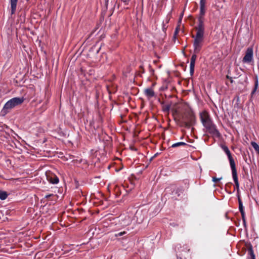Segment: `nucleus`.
Listing matches in <instances>:
<instances>
[{
	"instance_id": "obj_7",
	"label": "nucleus",
	"mask_w": 259,
	"mask_h": 259,
	"mask_svg": "<svg viewBox=\"0 0 259 259\" xmlns=\"http://www.w3.org/2000/svg\"><path fill=\"white\" fill-rule=\"evenodd\" d=\"M204 20L202 19L201 18H198V24L197 26L195 27V29L196 30L197 34H204Z\"/></svg>"
},
{
	"instance_id": "obj_12",
	"label": "nucleus",
	"mask_w": 259,
	"mask_h": 259,
	"mask_svg": "<svg viewBox=\"0 0 259 259\" xmlns=\"http://www.w3.org/2000/svg\"><path fill=\"white\" fill-rule=\"evenodd\" d=\"M184 189L183 187H175L173 188V191L172 192V194L174 196L179 197L181 194L183 193Z\"/></svg>"
},
{
	"instance_id": "obj_15",
	"label": "nucleus",
	"mask_w": 259,
	"mask_h": 259,
	"mask_svg": "<svg viewBox=\"0 0 259 259\" xmlns=\"http://www.w3.org/2000/svg\"><path fill=\"white\" fill-rule=\"evenodd\" d=\"M221 147H222V149L224 150V151L225 152V153L227 154V155L228 157V159L231 157H232L231 152L229 150V149L227 146H226L225 145H222L221 146Z\"/></svg>"
},
{
	"instance_id": "obj_4",
	"label": "nucleus",
	"mask_w": 259,
	"mask_h": 259,
	"mask_svg": "<svg viewBox=\"0 0 259 259\" xmlns=\"http://www.w3.org/2000/svg\"><path fill=\"white\" fill-rule=\"evenodd\" d=\"M206 128V132L211 135L212 137L219 138L221 134L217 128L216 125L212 121L203 125Z\"/></svg>"
},
{
	"instance_id": "obj_30",
	"label": "nucleus",
	"mask_w": 259,
	"mask_h": 259,
	"mask_svg": "<svg viewBox=\"0 0 259 259\" xmlns=\"http://www.w3.org/2000/svg\"><path fill=\"white\" fill-rule=\"evenodd\" d=\"M178 259H182V257H179Z\"/></svg>"
},
{
	"instance_id": "obj_22",
	"label": "nucleus",
	"mask_w": 259,
	"mask_h": 259,
	"mask_svg": "<svg viewBox=\"0 0 259 259\" xmlns=\"http://www.w3.org/2000/svg\"><path fill=\"white\" fill-rule=\"evenodd\" d=\"M170 108V105H166L163 106V111L165 112H168Z\"/></svg>"
},
{
	"instance_id": "obj_18",
	"label": "nucleus",
	"mask_w": 259,
	"mask_h": 259,
	"mask_svg": "<svg viewBox=\"0 0 259 259\" xmlns=\"http://www.w3.org/2000/svg\"><path fill=\"white\" fill-rule=\"evenodd\" d=\"M232 177H233V179L234 181V183L235 184V186H236L237 190V191H239V182H238V180L237 175L232 176Z\"/></svg>"
},
{
	"instance_id": "obj_20",
	"label": "nucleus",
	"mask_w": 259,
	"mask_h": 259,
	"mask_svg": "<svg viewBox=\"0 0 259 259\" xmlns=\"http://www.w3.org/2000/svg\"><path fill=\"white\" fill-rule=\"evenodd\" d=\"M187 144L185 142H181L177 143H175L171 145V147L176 148L181 146H186Z\"/></svg>"
},
{
	"instance_id": "obj_14",
	"label": "nucleus",
	"mask_w": 259,
	"mask_h": 259,
	"mask_svg": "<svg viewBox=\"0 0 259 259\" xmlns=\"http://www.w3.org/2000/svg\"><path fill=\"white\" fill-rule=\"evenodd\" d=\"M17 2L18 0H10L12 14H14L16 11Z\"/></svg>"
},
{
	"instance_id": "obj_3",
	"label": "nucleus",
	"mask_w": 259,
	"mask_h": 259,
	"mask_svg": "<svg viewBox=\"0 0 259 259\" xmlns=\"http://www.w3.org/2000/svg\"><path fill=\"white\" fill-rule=\"evenodd\" d=\"M195 121V117L193 113L188 112L185 113L182 117V123L187 128L192 126Z\"/></svg>"
},
{
	"instance_id": "obj_24",
	"label": "nucleus",
	"mask_w": 259,
	"mask_h": 259,
	"mask_svg": "<svg viewBox=\"0 0 259 259\" xmlns=\"http://www.w3.org/2000/svg\"><path fill=\"white\" fill-rule=\"evenodd\" d=\"M126 233V232L125 231L120 232L115 234V236L116 237L121 236H122V235L125 234Z\"/></svg>"
},
{
	"instance_id": "obj_8",
	"label": "nucleus",
	"mask_w": 259,
	"mask_h": 259,
	"mask_svg": "<svg viewBox=\"0 0 259 259\" xmlns=\"http://www.w3.org/2000/svg\"><path fill=\"white\" fill-rule=\"evenodd\" d=\"M47 180L51 183L56 184L59 182L58 178L54 174L49 172L46 173Z\"/></svg>"
},
{
	"instance_id": "obj_1",
	"label": "nucleus",
	"mask_w": 259,
	"mask_h": 259,
	"mask_svg": "<svg viewBox=\"0 0 259 259\" xmlns=\"http://www.w3.org/2000/svg\"><path fill=\"white\" fill-rule=\"evenodd\" d=\"M23 97H15L13 98L5 104L3 108L1 111V114L5 115L9 113L10 111L15 107L21 105L24 101Z\"/></svg>"
},
{
	"instance_id": "obj_9",
	"label": "nucleus",
	"mask_w": 259,
	"mask_h": 259,
	"mask_svg": "<svg viewBox=\"0 0 259 259\" xmlns=\"http://www.w3.org/2000/svg\"><path fill=\"white\" fill-rule=\"evenodd\" d=\"M205 4L206 0H200V14L198 18L204 19V15L205 13Z\"/></svg>"
},
{
	"instance_id": "obj_23",
	"label": "nucleus",
	"mask_w": 259,
	"mask_h": 259,
	"mask_svg": "<svg viewBox=\"0 0 259 259\" xmlns=\"http://www.w3.org/2000/svg\"><path fill=\"white\" fill-rule=\"evenodd\" d=\"M240 212H241V217H242L243 222L244 224H245L246 221H245V218L244 211L243 210V211H240Z\"/></svg>"
},
{
	"instance_id": "obj_2",
	"label": "nucleus",
	"mask_w": 259,
	"mask_h": 259,
	"mask_svg": "<svg viewBox=\"0 0 259 259\" xmlns=\"http://www.w3.org/2000/svg\"><path fill=\"white\" fill-rule=\"evenodd\" d=\"M193 40L194 52L195 54H198L202 48L204 42V34H197L192 35Z\"/></svg>"
},
{
	"instance_id": "obj_26",
	"label": "nucleus",
	"mask_w": 259,
	"mask_h": 259,
	"mask_svg": "<svg viewBox=\"0 0 259 259\" xmlns=\"http://www.w3.org/2000/svg\"><path fill=\"white\" fill-rule=\"evenodd\" d=\"M227 78L230 79L231 82H232V83L233 82V81L232 78L231 77H229L228 75H227Z\"/></svg>"
},
{
	"instance_id": "obj_10",
	"label": "nucleus",
	"mask_w": 259,
	"mask_h": 259,
	"mask_svg": "<svg viewBox=\"0 0 259 259\" xmlns=\"http://www.w3.org/2000/svg\"><path fill=\"white\" fill-rule=\"evenodd\" d=\"M197 54H194L192 55L191 60H190V73L191 74H193L194 71V67H195V61L197 58Z\"/></svg>"
},
{
	"instance_id": "obj_17",
	"label": "nucleus",
	"mask_w": 259,
	"mask_h": 259,
	"mask_svg": "<svg viewBox=\"0 0 259 259\" xmlns=\"http://www.w3.org/2000/svg\"><path fill=\"white\" fill-rule=\"evenodd\" d=\"M8 197V194L6 192L0 190V199L1 200H5Z\"/></svg>"
},
{
	"instance_id": "obj_6",
	"label": "nucleus",
	"mask_w": 259,
	"mask_h": 259,
	"mask_svg": "<svg viewBox=\"0 0 259 259\" xmlns=\"http://www.w3.org/2000/svg\"><path fill=\"white\" fill-rule=\"evenodd\" d=\"M200 117L201 121L203 124L204 125L211 121H212L211 119L210 115L209 114L205 111H204L200 113Z\"/></svg>"
},
{
	"instance_id": "obj_5",
	"label": "nucleus",
	"mask_w": 259,
	"mask_h": 259,
	"mask_svg": "<svg viewBox=\"0 0 259 259\" xmlns=\"http://www.w3.org/2000/svg\"><path fill=\"white\" fill-rule=\"evenodd\" d=\"M253 59V49L252 48H248L246 50L245 55L243 58L242 61L244 63H249Z\"/></svg>"
},
{
	"instance_id": "obj_16",
	"label": "nucleus",
	"mask_w": 259,
	"mask_h": 259,
	"mask_svg": "<svg viewBox=\"0 0 259 259\" xmlns=\"http://www.w3.org/2000/svg\"><path fill=\"white\" fill-rule=\"evenodd\" d=\"M258 80L257 76H256L255 77V83H254V89L251 93V96H252V95L255 93V92L256 91V90L258 89Z\"/></svg>"
},
{
	"instance_id": "obj_19",
	"label": "nucleus",
	"mask_w": 259,
	"mask_h": 259,
	"mask_svg": "<svg viewBox=\"0 0 259 259\" xmlns=\"http://www.w3.org/2000/svg\"><path fill=\"white\" fill-rule=\"evenodd\" d=\"M248 253L250 255L251 259H255V255L253 253V251L252 246H250L248 249Z\"/></svg>"
},
{
	"instance_id": "obj_21",
	"label": "nucleus",
	"mask_w": 259,
	"mask_h": 259,
	"mask_svg": "<svg viewBox=\"0 0 259 259\" xmlns=\"http://www.w3.org/2000/svg\"><path fill=\"white\" fill-rule=\"evenodd\" d=\"M238 202H239V209L240 211H243L244 210L243 209V206L242 205V203L241 201V200L240 199V197L239 195H238Z\"/></svg>"
},
{
	"instance_id": "obj_11",
	"label": "nucleus",
	"mask_w": 259,
	"mask_h": 259,
	"mask_svg": "<svg viewBox=\"0 0 259 259\" xmlns=\"http://www.w3.org/2000/svg\"><path fill=\"white\" fill-rule=\"evenodd\" d=\"M231 168L232 172V176L237 175L235 163L233 157L229 158Z\"/></svg>"
},
{
	"instance_id": "obj_28",
	"label": "nucleus",
	"mask_w": 259,
	"mask_h": 259,
	"mask_svg": "<svg viewBox=\"0 0 259 259\" xmlns=\"http://www.w3.org/2000/svg\"><path fill=\"white\" fill-rule=\"evenodd\" d=\"M157 155H158V153L155 154L152 157H151L150 160H151L153 158H154L156 156H157Z\"/></svg>"
},
{
	"instance_id": "obj_29",
	"label": "nucleus",
	"mask_w": 259,
	"mask_h": 259,
	"mask_svg": "<svg viewBox=\"0 0 259 259\" xmlns=\"http://www.w3.org/2000/svg\"><path fill=\"white\" fill-rule=\"evenodd\" d=\"M52 195H53V194H50V195H46V198H48V197H50V196H52Z\"/></svg>"
},
{
	"instance_id": "obj_27",
	"label": "nucleus",
	"mask_w": 259,
	"mask_h": 259,
	"mask_svg": "<svg viewBox=\"0 0 259 259\" xmlns=\"http://www.w3.org/2000/svg\"><path fill=\"white\" fill-rule=\"evenodd\" d=\"M122 2H123L126 5L128 4L130 0H121Z\"/></svg>"
},
{
	"instance_id": "obj_13",
	"label": "nucleus",
	"mask_w": 259,
	"mask_h": 259,
	"mask_svg": "<svg viewBox=\"0 0 259 259\" xmlns=\"http://www.w3.org/2000/svg\"><path fill=\"white\" fill-rule=\"evenodd\" d=\"M144 93L146 96L149 98H151L155 96L154 92L150 88L145 89Z\"/></svg>"
},
{
	"instance_id": "obj_25",
	"label": "nucleus",
	"mask_w": 259,
	"mask_h": 259,
	"mask_svg": "<svg viewBox=\"0 0 259 259\" xmlns=\"http://www.w3.org/2000/svg\"><path fill=\"white\" fill-rule=\"evenodd\" d=\"M222 179V177L220 178H217L215 177H212V181L214 183H217L218 181H219L220 180H221Z\"/></svg>"
}]
</instances>
